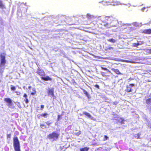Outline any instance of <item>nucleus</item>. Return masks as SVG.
Segmentation results:
<instances>
[{"label": "nucleus", "mask_w": 151, "mask_h": 151, "mask_svg": "<svg viewBox=\"0 0 151 151\" xmlns=\"http://www.w3.org/2000/svg\"><path fill=\"white\" fill-rule=\"evenodd\" d=\"M23 96L25 98V99H24V100L25 101V103L26 104H28L29 102V101L28 99V96L27 94L24 93V94Z\"/></svg>", "instance_id": "12"}, {"label": "nucleus", "mask_w": 151, "mask_h": 151, "mask_svg": "<svg viewBox=\"0 0 151 151\" xmlns=\"http://www.w3.org/2000/svg\"><path fill=\"white\" fill-rule=\"evenodd\" d=\"M13 143L15 151H21L19 142L17 136L13 137Z\"/></svg>", "instance_id": "3"}, {"label": "nucleus", "mask_w": 151, "mask_h": 151, "mask_svg": "<svg viewBox=\"0 0 151 151\" xmlns=\"http://www.w3.org/2000/svg\"><path fill=\"white\" fill-rule=\"evenodd\" d=\"M54 88H49L48 89L47 93L48 95L52 97L54 96Z\"/></svg>", "instance_id": "9"}, {"label": "nucleus", "mask_w": 151, "mask_h": 151, "mask_svg": "<svg viewBox=\"0 0 151 151\" xmlns=\"http://www.w3.org/2000/svg\"><path fill=\"white\" fill-rule=\"evenodd\" d=\"M6 54L5 52L1 53L0 54V68L1 70H4L6 66Z\"/></svg>", "instance_id": "1"}, {"label": "nucleus", "mask_w": 151, "mask_h": 151, "mask_svg": "<svg viewBox=\"0 0 151 151\" xmlns=\"http://www.w3.org/2000/svg\"><path fill=\"white\" fill-rule=\"evenodd\" d=\"M61 118V116H60V115H58V119H57V120L58 121H59V120L60 119V118Z\"/></svg>", "instance_id": "38"}, {"label": "nucleus", "mask_w": 151, "mask_h": 151, "mask_svg": "<svg viewBox=\"0 0 151 151\" xmlns=\"http://www.w3.org/2000/svg\"><path fill=\"white\" fill-rule=\"evenodd\" d=\"M109 139V137L106 135L104 136V141H106Z\"/></svg>", "instance_id": "31"}, {"label": "nucleus", "mask_w": 151, "mask_h": 151, "mask_svg": "<svg viewBox=\"0 0 151 151\" xmlns=\"http://www.w3.org/2000/svg\"><path fill=\"white\" fill-rule=\"evenodd\" d=\"M0 7L2 8L4 7V6L1 1H0Z\"/></svg>", "instance_id": "28"}, {"label": "nucleus", "mask_w": 151, "mask_h": 151, "mask_svg": "<svg viewBox=\"0 0 151 151\" xmlns=\"http://www.w3.org/2000/svg\"><path fill=\"white\" fill-rule=\"evenodd\" d=\"M36 73L40 76H42L41 78L42 80L45 81H51L52 80V79L48 76H46V77H43L45 75V73L43 70H41L40 68L37 69Z\"/></svg>", "instance_id": "2"}, {"label": "nucleus", "mask_w": 151, "mask_h": 151, "mask_svg": "<svg viewBox=\"0 0 151 151\" xmlns=\"http://www.w3.org/2000/svg\"><path fill=\"white\" fill-rule=\"evenodd\" d=\"M140 45V44L138 42L137 43H134L133 44V46L134 47H138V45Z\"/></svg>", "instance_id": "24"}, {"label": "nucleus", "mask_w": 151, "mask_h": 151, "mask_svg": "<svg viewBox=\"0 0 151 151\" xmlns=\"http://www.w3.org/2000/svg\"><path fill=\"white\" fill-rule=\"evenodd\" d=\"M81 133V131H79L78 132L75 133L74 134V135H76L77 136H78L79 135H80Z\"/></svg>", "instance_id": "25"}, {"label": "nucleus", "mask_w": 151, "mask_h": 151, "mask_svg": "<svg viewBox=\"0 0 151 151\" xmlns=\"http://www.w3.org/2000/svg\"><path fill=\"white\" fill-rule=\"evenodd\" d=\"M145 7H143L141 9V10L142 12H144V10L145 9Z\"/></svg>", "instance_id": "40"}, {"label": "nucleus", "mask_w": 151, "mask_h": 151, "mask_svg": "<svg viewBox=\"0 0 151 151\" xmlns=\"http://www.w3.org/2000/svg\"><path fill=\"white\" fill-rule=\"evenodd\" d=\"M28 88L29 89H31V86H29L28 87Z\"/></svg>", "instance_id": "41"}, {"label": "nucleus", "mask_w": 151, "mask_h": 151, "mask_svg": "<svg viewBox=\"0 0 151 151\" xmlns=\"http://www.w3.org/2000/svg\"><path fill=\"white\" fill-rule=\"evenodd\" d=\"M134 86L135 85L133 83H131L127 85L126 86L125 91L128 93L132 92V87Z\"/></svg>", "instance_id": "7"}, {"label": "nucleus", "mask_w": 151, "mask_h": 151, "mask_svg": "<svg viewBox=\"0 0 151 151\" xmlns=\"http://www.w3.org/2000/svg\"><path fill=\"white\" fill-rule=\"evenodd\" d=\"M116 21L114 19V21H108L106 23L104 24V26L107 28H110L112 27H115V25L114 24H111V23L113 22Z\"/></svg>", "instance_id": "8"}, {"label": "nucleus", "mask_w": 151, "mask_h": 151, "mask_svg": "<svg viewBox=\"0 0 151 151\" xmlns=\"http://www.w3.org/2000/svg\"><path fill=\"white\" fill-rule=\"evenodd\" d=\"M103 2L104 3H107L108 4H111L113 5H117L122 4L119 1L114 0H107V1H104Z\"/></svg>", "instance_id": "6"}, {"label": "nucleus", "mask_w": 151, "mask_h": 151, "mask_svg": "<svg viewBox=\"0 0 151 151\" xmlns=\"http://www.w3.org/2000/svg\"><path fill=\"white\" fill-rule=\"evenodd\" d=\"M94 86L95 87H96V88H98L99 89L100 88L99 86L98 85H97V84L95 85Z\"/></svg>", "instance_id": "36"}, {"label": "nucleus", "mask_w": 151, "mask_h": 151, "mask_svg": "<svg viewBox=\"0 0 151 151\" xmlns=\"http://www.w3.org/2000/svg\"><path fill=\"white\" fill-rule=\"evenodd\" d=\"M82 90L83 92L86 95L88 98H89L90 97V95L88 93V92L84 89H82Z\"/></svg>", "instance_id": "18"}, {"label": "nucleus", "mask_w": 151, "mask_h": 151, "mask_svg": "<svg viewBox=\"0 0 151 151\" xmlns=\"http://www.w3.org/2000/svg\"><path fill=\"white\" fill-rule=\"evenodd\" d=\"M118 118L117 120L118 122L122 124L124 123L125 120L123 118Z\"/></svg>", "instance_id": "15"}, {"label": "nucleus", "mask_w": 151, "mask_h": 151, "mask_svg": "<svg viewBox=\"0 0 151 151\" xmlns=\"http://www.w3.org/2000/svg\"><path fill=\"white\" fill-rule=\"evenodd\" d=\"M86 17L89 20H91L92 19H93L95 18V16L91 15L89 14H87L86 15Z\"/></svg>", "instance_id": "14"}, {"label": "nucleus", "mask_w": 151, "mask_h": 151, "mask_svg": "<svg viewBox=\"0 0 151 151\" xmlns=\"http://www.w3.org/2000/svg\"><path fill=\"white\" fill-rule=\"evenodd\" d=\"M45 123L48 126H49L50 125L52 124V122H50L49 121H47L45 122Z\"/></svg>", "instance_id": "32"}, {"label": "nucleus", "mask_w": 151, "mask_h": 151, "mask_svg": "<svg viewBox=\"0 0 151 151\" xmlns=\"http://www.w3.org/2000/svg\"><path fill=\"white\" fill-rule=\"evenodd\" d=\"M83 114L87 116V117L90 118L91 119H93V117L91 115L88 113L86 111H83Z\"/></svg>", "instance_id": "13"}, {"label": "nucleus", "mask_w": 151, "mask_h": 151, "mask_svg": "<svg viewBox=\"0 0 151 151\" xmlns=\"http://www.w3.org/2000/svg\"><path fill=\"white\" fill-rule=\"evenodd\" d=\"M11 137V134L10 133L9 134H7V138H10Z\"/></svg>", "instance_id": "33"}, {"label": "nucleus", "mask_w": 151, "mask_h": 151, "mask_svg": "<svg viewBox=\"0 0 151 151\" xmlns=\"http://www.w3.org/2000/svg\"><path fill=\"white\" fill-rule=\"evenodd\" d=\"M147 50L148 51L147 52L148 54H151V48L147 49Z\"/></svg>", "instance_id": "34"}, {"label": "nucleus", "mask_w": 151, "mask_h": 151, "mask_svg": "<svg viewBox=\"0 0 151 151\" xmlns=\"http://www.w3.org/2000/svg\"><path fill=\"white\" fill-rule=\"evenodd\" d=\"M11 89L12 91H14L16 89V87L14 86H11Z\"/></svg>", "instance_id": "30"}, {"label": "nucleus", "mask_w": 151, "mask_h": 151, "mask_svg": "<svg viewBox=\"0 0 151 151\" xmlns=\"http://www.w3.org/2000/svg\"><path fill=\"white\" fill-rule=\"evenodd\" d=\"M111 70L114 72L116 73L117 74H121V73L120 72L119 70L118 69H115L114 68H112Z\"/></svg>", "instance_id": "16"}, {"label": "nucleus", "mask_w": 151, "mask_h": 151, "mask_svg": "<svg viewBox=\"0 0 151 151\" xmlns=\"http://www.w3.org/2000/svg\"><path fill=\"white\" fill-rule=\"evenodd\" d=\"M101 73L102 76L103 77H105L106 76L105 73L104 72L101 71Z\"/></svg>", "instance_id": "29"}, {"label": "nucleus", "mask_w": 151, "mask_h": 151, "mask_svg": "<svg viewBox=\"0 0 151 151\" xmlns=\"http://www.w3.org/2000/svg\"><path fill=\"white\" fill-rule=\"evenodd\" d=\"M142 32L145 34H151V29H144Z\"/></svg>", "instance_id": "11"}, {"label": "nucleus", "mask_w": 151, "mask_h": 151, "mask_svg": "<svg viewBox=\"0 0 151 151\" xmlns=\"http://www.w3.org/2000/svg\"><path fill=\"white\" fill-rule=\"evenodd\" d=\"M146 103L148 104H150L151 103V99L150 98H148L146 100Z\"/></svg>", "instance_id": "20"}, {"label": "nucleus", "mask_w": 151, "mask_h": 151, "mask_svg": "<svg viewBox=\"0 0 151 151\" xmlns=\"http://www.w3.org/2000/svg\"><path fill=\"white\" fill-rule=\"evenodd\" d=\"M4 101L8 104V105H11L12 104V101L11 99L9 98H5L4 99Z\"/></svg>", "instance_id": "10"}, {"label": "nucleus", "mask_w": 151, "mask_h": 151, "mask_svg": "<svg viewBox=\"0 0 151 151\" xmlns=\"http://www.w3.org/2000/svg\"><path fill=\"white\" fill-rule=\"evenodd\" d=\"M41 110H42L43 109V108H44V105H41Z\"/></svg>", "instance_id": "37"}, {"label": "nucleus", "mask_w": 151, "mask_h": 151, "mask_svg": "<svg viewBox=\"0 0 151 151\" xmlns=\"http://www.w3.org/2000/svg\"><path fill=\"white\" fill-rule=\"evenodd\" d=\"M100 19L102 22L104 23L111 21H114V19L112 17L104 16L100 17Z\"/></svg>", "instance_id": "5"}, {"label": "nucleus", "mask_w": 151, "mask_h": 151, "mask_svg": "<svg viewBox=\"0 0 151 151\" xmlns=\"http://www.w3.org/2000/svg\"><path fill=\"white\" fill-rule=\"evenodd\" d=\"M48 114L46 113H42V114L40 116H41L42 117H47V116Z\"/></svg>", "instance_id": "23"}, {"label": "nucleus", "mask_w": 151, "mask_h": 151, "mask_svg": "<svg viewBox=\"0 0 151 151\" xmlns=\"http://www.w3.org/2000/svg\"><path fill=\"white\" fill-rule=\"evenodd\" d=\"M40 126L41 128L42 129L46 128V126L44 123H41L40 124Z\"/></svg>", "instance_id": "22"}, {"label": "nucleus", "mask_w": 151, "mask_h": 151, "mask_svg": "<svg viewBox=\"0 0 151 151\" xmlns=\"http://www.w3.org/2000/svg\"><path fill=\"white\" fill-rule=\"evenodd\" d=\"M89 149V147H85L80 149V151H88Z\"/></svg>", "instance_id": "17"}, {"label": "nucleus", "mask_w": 151, "mask_h": 151, "mask_svg": "<svg viewBox=\"0 0 151 151\" xmlns=\"http://www.w3.org/2000/svg\"><path fill=\"white\" fill-rule=\"evenodd\" d=\"M101 69L102 70H105L109 72H110V71L106 68H104V67H101Z\"/></svg>", "instance_id": "27"}, {"label": "nucleus", "mask_w": 151, "mask_h": 151, "mask_svg": "<svg viewBox=\"0 0 151 151\" xmlns=\"http://www.w3.org/2000/svg\"><path fill=\"white\" fill-rule=\"evenodd\" d=\"M15 92L16 93L17 95H19L21 94L20 92L19 91H16Z\"/></svg>", "instance_id": "35"}, {"label": "nucleus", "mask_w": 151, "mask_h": 151, "mask_svg": "<svg viewBox=\"0 0 151 151\" xmlns=\"http://www.w3.org/2000/svg\"><path fill=\"white\" fill-rule=\"evenodd\" d=\"M108 41L112 43H115L116 42V40L113 38H111L108 40Z\"/></svg>", "instance_id": "21"}, {"label": "nucleus", "mask_w": 151, "mask_h": 151, "mask_svg": "<svg viewBox=\"0 0 151 151\" xmlns=\"http://www.w3.org/2000/svg\"><path fill=\"white\" fill-rule=\"evenodd\" d=\"M140 134L138 133L137 134H134V138L136 139H139L140 138Z\"/></svg>", "instance_id": "19"}, {"label": "nucleus", "mask_w": 151, "mask_h": 151, "mask_svg": "<svg viewBox=\"0 0 151 151\" xmlns=\"http://www.w3.org/2000/svg\"><path fill=\"white\" fill-rule=\"evenodd\" d=\"M126 62L127 63H134V62L131 61H129V60H126Z\"/></svg>", "instance_id": "39"}, {"label": "nucleus", "mask_w": 151, "mask_h": 151, "mask_svg": "<svg viewBox=\"0 0 151 151\" xmlns=\"http://www.w3.org/2000/svg\"><path fill=\"white\" fill-rule=\"evenodd\" d=\"M60 135L59 133L54 132L47 135V137L49 139L56 140L59 138Z\"/></svg>", "instance_id": "4"}, {"label": "nucleus", "mask_w": 151, "mask_h": 151, "mask_svg": "<svg viewBox=\"0 0 151 151\" xmlns=\"http://www.w3.org/2000/svg\"><path fill=\"white\" fill-rule=\"evenodd\" d=\"M33 92H32L31 93V94L32 95H34L36 94V91L35 89V88H34L33 89Z\"/></svg>", "instance_id": "26"}]
</instances>
